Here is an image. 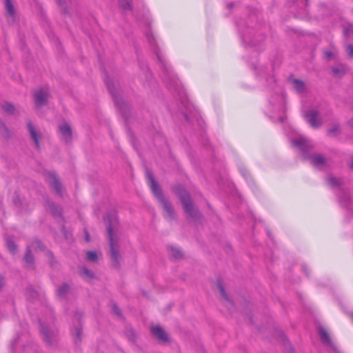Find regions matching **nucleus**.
<instances>
[{
    "instance_id": "8",
    "label": "nucleus",
    "mask_w": 353,
    "mask_h": 353,
    "mask_svg": "<svg viewBox=\"0 0 353 353\" xmlns=\"http://www.w3.org/2000/svg\"><path fill=\"white\" fill-rule=\"evenodd\" d=\"M59 130L60 132L62 139L68 143L72 140V129L70 125L67 123H64L59 126Z\"/></svg>"
},
{
    "instance_id": "26",
    "label": "nucleus",
    "mask_w": 353,
    "mask_h": 353,
    "mask_svg": "<svg viewBox=\"0 0 353 353\" xmlns=\"http://www.w3.org/2000/svg\"><path fill=\"white\" fill-rule=\"evenodd\" d=\"M344 34L345 37L350 39L353 37V25H348L344 29Z\"/></svg>"
},
{
    "instance_id": "29",
    "label": "nucleus",
    "mask_w": 353,
    "mask_h": 353,
    "mask_svg": "<svg viewBox=\"0 0 353 353\" xmlns=\"http://www.w3.org/2000/svg\"><path fill=\"white\" fill-rule=\"evenodd\" d=\"M218 288H219L220 294L223 296V298H224L225 300L228 301V298L226 295L225 290H224L223 285L220 283H218Z\"/></svg>"
},
{
    "instance_id": "2",
    "label": "nucleus",
    "mask_w": 353,
    "mask_h": 353,
    "mask_svg": "<svg viewBox=\"0 0 353 353\" xmlns=\"http://www.w3.org/2000/svg\"><path fill=\"white\" fill-rule=\"evenodd\" d=\"M146 177H147L148 181L149 183L150 187L152 192L154 193L155 196L157 198H158V199L162 204V206L163 208V210L165 212V216L169 219H174V209H173L172 205L169 203V201L164 199L158 184L154 181L152 174L150 172L147 171Z\"/></svg>"
},
{
    "instance_id": "44",
    "label": "nucleus",
    "mask_w": 353,
    "mask_h": 353,
    "mask_svg": "<svg viewBox=\"0 0 353 353\" xmlns=\"http://www.w3.org/2000/svg\"><path fill=\"white\" fill-rule=\"evenodd\" d=\"M148 40L150 41V42H152V41H150V38L149 37H148Z\"/></svg>"
},
{
    "instance_id": "3",
    "label": "nucleus",
    "mask_w": 353,
    "mask_h": 353,
    "mask_svg": "<svg viewBox=\"0 0 353 353\" xmlns=\"http://www.w3.org/2000/svg\"><path fill=\"white\" fill-rule=\"evenodd\" d=\"M117 222L116 217L113 218L112 223L107 227V235L110 245V256L112 263L114 267L119 265V254L118 252V239L116 234L114 232L113 225Z\"/></svg>"
},
{
    "instance_id": "13",
    "label": "nucleus",
    "mask_w": 353,
    "mask_h": 353,
    "mask_svg": "<svg viewBox=\"0 0 353 353\" xmlns=\"http://www.w3.org/2000/svg\"><path fill=\"white\" fill-rule=\"evenodd\" d=\"M293 88L298 93H303L305 90V85L303 81L299 79L292 81Z\"/></svg>"
},
{
    "instance_id": "25",
    "label": "nucleus",
    "mask_w": 353,
    "mask_h": 353,
    "mask_svg": "<svg viewBox=\"0 0 353 353\" xmlns=\"http://www.w3.org/2000/svg\"><path fill=\"white\" fill-rule=\"evenodd\" d=\"M339 132V125L338 123H334L330 128L328 130V134L330 136H335Z\"/></svg>"
},
{
    "instance_id": "1",
    "label": "nucleus",
    "mask_w": 353,
    "mask_h": 353,
    "mask_svg": "<svg viewBox=\"0 0 353 353\" xmlns=\"http://www.w3.org/2000/svg\"><path fill=\"white\" fill-rule=\"evenodd\" d=\"M292 143L298 147L304 154V158L309 160L310 162L318 169H323L326 164V159L320 154L310 153L307 151V141L305 138L300 137L292 139Z\"/></svg>"
},
{
    "instance_id": "19",
    "label": "nucleus",
    "mask_w": 353,
    "mask_h": 353,
    "mask_svg": "<svg viewBox=\"0 0 353 353\" xmlns=\"http://www.w3.org/2000/svg\"><path fill=\"white\" fill-rule=\"evenodd\" d=\"M327 183L328 185H330V187L334 188V187H337V186L340 185L341 181H340V179H336L334 176H329L327 179Z\"/></svg>"
},
{
    "instance_id": "20",
    "label": "nucleus",
    "mask_w": 353,
    "mask_h": 353,
    "mask_svg": "<svg viewBox=\"0 0 353 353\" xmlns=\"http://www.w3.org/2000/svg\"><path fill=\"white\" fill-rule=\"evenodd\" d=\"M73 335L75 337V343L77 344L81 341V336L82 334V330L81 327H77L72 331Z\"/></svg>"
},
{
    "instance_id": "28",
    "label": "nucleus",
    "mask_w": 353,
    "mask_h": 353,
    "mask_svg": "<svg viewBox=\"0 0 353 353\" xmlns=\"http://www.w3.org/2000/svg\"><path fill=\"white\" fill-rule=\"evenodd\" d=\"M349 196L347 194H344L343 197L339 198V201L341 203V205L347 207L348 203H349Z\"/></svg>"
},
{
    "instance_id": "9",
    "label": "nucleus",
    "mask_w": 353,
    "mask_h": 353,
    "mask_svg": "<svg viewBox=\"0 0 353 353\" xmlns=\"http://www.w3.org/2000/svg\"><path fill=\"white\" fill-rule=\"evenodd\" d=\"M151 332L161 341L165 342L168 340L167 333L159 325L152 327Z\"/></svg>"
},
{
    "instance_id": "36",
    "label": "nucleus",
    "mask_w": 353,
    "mask_h": 353,
    "mask_svg": "<svg viewBox=\"0 0 353 353\" xmlns=\"http://www.w3.org/2000/svg\"><path fill=\"white\" fill-rule=\"evenodd\" d=\"M325 54L328 59L331 58L333 56V54L329 51L325 52Z\"/></svg>"
},
{
    "instance_id": "24",
    "label": "nucleus",
    "mask_w": 353,
    "mask_h": 353,
    "mask_svg": "<svg viewBox=\"0 0 353 353\" xmlns=\"http://www.w3.org/2000/svg\"><path fill=\"white\" fill-rule=\"evenodd\" d=\"M2 108L4 110V112L8 114L13 113L14 110V107L13 106V105L9 103H6L3 105H2Z\"/></svg>"
},
{
    "instance_id": "23",
    "label": "nucleus",
    "mask_w": 353,
    "mask_h": 353,
    "mask_svg": "<svg viewBox=\"0 0 353 353\" xmlns=\"http://www.w3.org/2000/svg\"><path fill=\"white\" fill-rule=\"evenodd\" d=\"M119 3L120 6L124 10H131V4L128 1V0H119Z\"/></svg>"
},
{
    "instance_id": "30",
    "label": "nucleus",
    "mask_w": 353,
    "mask_h": 353,
    "mask_svg": "<svg viewBox=\"0 0 353 353\" xmlns=\"http://www.w3.org/2000/svg\"><path fill=\"white\" fill-rule=\"evenodd\" d=\"M345 51L347 52V54L350 57L353 58V45L348 44L345 47Z\"/></svg>"
},
{
    "instance_id": "14",
    "label": "nucleus",
    "mask_w": 353,
    "mask_h": 353,
    "mask_svg": "<svg viewBox=\"0 0 353 353\" xmlns=\"http://www.w3.org/2000/svg\"><path fill=\"white\" fill-rule=\"evenodd\" d=\"M168 252L170 256L174 259H179L183 256L182 252L178 248L170 246L168 248Z\"/></svg>"
},
{
    "instance_id": "16",
    "label": "nucleus",
    "mask_w": 353,
    "mask_h": 353,
    "mask_svg": "<svg viewBox=\"0 0 353 353\" xmlns=\"http://www.w3.org/2000/svg\"><path fill=\"white\" fill-rule=\"evenodd\" d=\"M24 259L26 265L28 268H32L33 265V256L29 248L26 250Z\"/></svg>"
},
{
    "instance_id": "42",
    "label": "nucleus",
    "mask_w": 353,
    "mask_h": 353,
    "mask_svg": "<svg viewBox=\"0 0 353 353\" xmlns=\"http://www.w3.org/2000/svg\"><path fill=\"white\" fill-rule=\"evenodd\" d=\"M286 343L287 345H288L290 347V343H289L288 341L285 342V344Z\"/></svg>"
},
{
    "instance_id": "43",
    "label": "nucleus",
    "mask_w": 353,
    "mask_h": 353,
    "mask_svg": "<svg viewBox=\"0 0 353 353\" xmlns=\"http://www.w3.org/2000/svg\"><path fill=\"white\" fill-rule=\"evenodd\" d=\"M17 340H18V339H16L14 340V343H16V344H17V343H18Z\"/></svg>"
},
{
    "instance_id": "35",
    "label": "nucleus",
    "mask_w": 353,
    "mask_h": 353,
    "mask_svg": "<svg viewBox=\"0 0 353 353\" xmlns=\"http://www.w3.org/2000/svg\"><path fill=\"white\" fill-rule=\"evenodd\" d=\"M300 5L305 6V8L308 6V0H298Z\"/></svg>"
},
{
    "instance_id": "11",
    "label": "nucleus",
    "mask_w": 353,
    "mask_h": 353,
    "mask_svg": "<svg viewBox=\"0 0 353 353\" xmlns=\"http://www.w3.org/2000/svg\"><path fill=\"white\" fill-rule=\"evenodd\" d=\"M319 334L322 343L331 347L335 348L327 331L322 327L319 328Z\"/></svg>"
},
{
    "instance_id": "40",
    "label": "nucleus",
    "mask_w": 353,
    "mask_h": 353,
    "mask_svg": "<svg viewBox=\"0 0 353 353\" xmlns=\"http://www.w3.org/2000/svg\"><path fill=\"white\" fill-rule=\"evenodd\" d=\"M3 285V279L0 278V289L2 288Z\"/></svg>"
},
{
    "instance_id": "10",
    "label": "nucleus",
    "mask_w": 353,
    "mask_h": 353,
    "mask_svg": "<svg viewBox=\"0 0 353 353\" xmlns=\"http://www.w3.org/2000/svg\"><path fill=\"white\" fill-rule=\"evenodd\" d=\"M48 182L51 188L58 194H61V186L54 174H49L48 176Z\"/></svg>"
},
{
    "instance_id": "32",
    "label": "nucleus",
    "mask_w": 353,
    "mask_h": 353,
    "mask_svg": "<svg viewBox=\"0 0 353 353\" xmlns=\"http://www.w3.org/2000/svg\"><path fill=\"white\" fill-rule=\"evenodd\" d=\"M111 309H112V311L117 316H120L121 315V311L119 309V307H117V305L114 303H112L111 305Z\"/></svg>"
},
{
    "instance_id": "41",
    "label": "nucleus",
    "mask_w": 353,
    "mask_h": 353,
    "mask_svg": "<svg viewBox=\"0 0 353 353\" xmlns=\"http://www.w3.org/2000/svg\"><path fill=\"white\" fill-rule=\"evenodd\" d=\"M86 241H90L88 234H86Z\"/></svg>"
},
{
    "instance_id": "21",
    "label": "nucleus",
    "mask_w": 353,
    "mask_h": 353,
    "mask_svg": "<svg viewBox=\"0 0 353 353\" xmlns=\"http://www.w3.org/2000/svg\"><path fill=\"white\" fill-rule=\"evenodd\" d=\"M69 286L66 284H63L57 290V295L59 297H63L68 292Z\"/></svg>"
},
{
    "instance_id": "34",
    "label": "nucleus",
    "mask_w": 353,
    "mask_h": 353,
    "mask_svg": "<svg viewBox=\"0 0 353 353\" xmlns=\"http://www.w3.org/2000/svg\"><path fill=\"white\" fill-rule=\"evenodd\" d=\"M38 294L36 291H34V290H30L28 292V297H32V298H35L36 296H37Z\"/></svg>"
},
{
    "instance_id": "6",
    "label": "nucleus",
    "mask_w": 353,
    "mask_h": 353,
    "mask_svg": "<svg viewBox=\"0 0 353 353\" xmlns=\"http://www.w3.org/2000/svg\"><path fill=\"white\" fill-rule=\"evenodd\" d=\"M318 116L319 112L314 110H310L304 113L305 119L312 127L315 128H319L322 124V121Z\"/></svg>"
},
{
    "instance_id": "22",
    "label": "nucleus",
    "mask_w": 353,
    "mask_h": 353,
    "mask_svg": "<svg viewBox=\"0 0 353 353\" xmlns=\"http://www.w3.org/2000/svg\"><path fill=\"white\" fill-rule=\"evenodd\" d=\"M6 246L8 248V249L9 250V251L12 253V254H14L16 250H17V245H15V243L11 241L10 239H6Z\"/></svg>"
},
{
    "instance_id": "33",
    "label": "nucleus",
    "mask_w": 353,
    "mask_h": 353,
    "mask_svg": "<svg viewBox=\"0 0 353 353\" xmlns=\"http://www.w3.org/2000/svg\"><path fill=\"white\" fill-rule=\"evenodd\" d=\"M108 89L110 90V92H111L113 98H114V102L116 103L117 105H119V100L117 99V96L115 95L114 92H113V90H112L111 87L110 85H108Z\"/></svg>"
},
{
    "instance_id": "4",
    "label": "nucleus",
    "mask_w": 353,
    "mask_h": 353,
    "mask_svg": "<svg viewBox=\"0 0 353 353\" xmlns=\"http://www.w3.org/2000/svg\"><path fill=\"white\" fill-rule=\"evenodd\" d=\"M176 192L180 198V200L183 204V209L187 215L192 218H196L199 215V212L194 209L192 201L190 198L189 194L186 190L181 188H177Z\"/></svg>"
},
{
    "instance_id": "18",
    "label": "nucleus",
    "mask_w": 353,
    "mask_h": 353,
    "mask_svg": "<svg viewBox=\"0 0 353 353\" xmlns=\"http://www.w3.org/2000/svg\"><path fill=\"white\" fill-rule=\"evenodd\" d=\"M5 8L8 15L10 17H12L14 16V12L11 0H5Z\"/></svg>"
},
{
    "instance_id": "7",
    "label": "nucleus",
    "mask_w": 353,
    "mask_h": 353,
    "mask_svg": "<svg viewBox=\"0 0 353 353\" xmlns=\"http://www.w3.org/2000/svg\"><path fill=\"white\" fill-rule=\"evenodd\" d=\"M49 93L48 90L40 89L34 94V101L36 107H41L46 104Z\"/></svg>"
},
{
    "instance_id": "5",
    "label": "nucleus",
    "mask_w": 353,
    "mask_h": 353,
    "mask_svg": "<svg viewBox=\"0 0 353 353\" xmlns=\"http://www.w3.org/2000/svg\"><path fill=\"white\" fill-rule=\"evenodd\" d=\"M41 333L43 336V339L48 344L52 345L53 343L57 341V331L54 327L41 325Z\"/></svg>"
},
{
    "instance_id": "38",
    "label": "nucleus",
    "mask_w": 353,
    "mask_h": 353,
    "mask_svg": "<svg viewBox=\"0 0 353 353\" xmlns=\"http://www.w3.org/2000/svg\"><path fill=\"white\" fill-rule=\"evenodd\" d=\"M49 207H50V210L52 211V212L54 214H56V212H54V210H53L54 204H50V205H49Z\"/></svg>"
},
{
    "instance_id": "31",
    "label": "nucleus",
    "mask_w": 353,
    "mask_h": 353,
    "mask_svg": "<svg viewBox=\"0 0 353 353\" xmlns=\"http://www.w3.org/2000/svg\"><path fill=\"white\" fill-rule=\"evenodd\" d=\"M32 247L33 248H38L39 250H43V244L41 243V242L39 240H36L34 241L32 244Z\"/></svg>"
},
{
    "instance_id": "12",
    "label": "nucleus",
    "mask_w": 353,
    "mask_h": 353,
    "mask_svg": "<svg viewBox=\"0 0 353 353\" xmlns=\"http://www.w3.org/2000/svg\"><path fill=\"white\" fill-rule=\"evenodd\" d=\"M27 125H28V128L29 132L30 134L31 138L34 140L37 147H39V134L37 132V131L34 128V125L30 122H28Z\"/></svg>"
},
{
    "instance_id": "39",
    "label": "nucleus",
    "mask_w": 353,
    "mask_h": 353,
    "mask_svg": "<svg viewBox=\"0 0 353 353\" xmlns=\"http://www.w3.org/2000/svg\"><path fill=\"white\" fill-rule=\"evenodd\" d=\"M157 57H158V59H159V61H160L163 64H164V63H163V59L161 58V57L159 54H157Z\"/></svg>"
},
{
    "instance_id": "37",
    "label": "nucleus",
    "mask_w": 353,
    "mask_h": 353,
    "mask_svg": "<svg viewBox=\"0 0 353 353\" xmlns=\"http://www.w3.org/2000/svg\"><path fill=\"white\" fill-rule=\"evenodd\" d=\"M57 3H58L60 6H61V5L64 4V3H65V0H57Z\"/></svg>"
},
{
    "instance_id": "17",
    "label": "nucleus",
    "mask_w": 353,
    "mask_h": 353,
    "mask_svg": "<svg viewBox=\"0 0 353 353\" xmlns=\"http://www.w3.org/2000/svg\"><path fill=\"white\" fill-rule=\"evenodd\" d=\"M79 273L84 279L90 280L93 278V273L86 268H82Z\"/></svg>"
},
{
    "instance_id": "15",
    "label": "nucleus",
    "mask_w": 353,
    "mask_h": 353,
    "mask_svg": "<svg viewBox=\"0 0 353 353\" xmlns=\"http://www.w3.org/2000/svg\"><path fill=\"white\" fill-rule=\"evenodd\" d=\"M347 70H348V68L345 65H340L338 67H335V68H332L333 73L335 75L339 76V77L346 73Z\"/></svg>"
},
{
    "instance_id": "27",
    "label": "nucleus",
    "mask_w": 353,
    "mask_h": 353,
    "mask_svg": "<svg viewBox=\"0 0 353 353\" xmlns=\"http://www.w3.org/2000/svg\"><path fill=\"white\" fill-rule=\"evenodd\" d=\"M86 257L88 261L94 262L97 259V254L95 252L89 251L86 254Z\"/></svg>"
}]
</instances>
